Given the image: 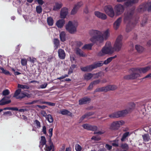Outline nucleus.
Returning a JSON list of instances; mask_svg holds the SVG:
<instances>
[{"label":"nucleus","mask_w":151,"mask_h":151,"mask_svg":"<svg viewBox=\"0 0 151 151\" xmlns=\"http://www.w3.org/2000/svg\"><path fill=\"white\" fill-rule=\"evenodd\" d=\"M132 71V73L130 75L125 76L124 78L128 80H133L140 76V74L136 73L137 71H132Z\"/></svg>","instance_id":"nucleus-10"},{"label":"nucleus","mask_w":151,"mask_h":151,"mask_svg":"<svg viewBox=\"0 0 151 151\" xmlns=\"http://www.w3.org/2000/svg\"><path fill=\"white\" fill-rule=\"evenodd\" d=\"M47 22L48 24L50 26H52L54 23V20L51 17H49L47 18Z\"/></svg>","instance_id":"nucleus-34"},{"label":"nucleus","mask_w":151,"mask_h":151,"mask_svg":"<svg viewBox=\"0 0 151 151\" xmlns=\"http://www.w3.org/2000/svg\"><path fill=\"white\" fill-rule=\"evenodd\" d=\"M89 34L92 37L90 38V41L94 43L97 44L98 43H100L103 42L104 40H106L110 36V30L107 29L104 31L101 35L102 33L99 31L92 29L89 32Z\"/></svg>","instance_id":"nucleus-1"},{"label":"nucleus","mask_w":151,"mask_h":151,"mask_svg":"<svg viewBox=\"0 0 151 151\" xmlns=\"http://www.w3.org/2000/svg\"><path fill=\"white\" fill-rule=\"evenodd\" d=\"M77 55L81 57H84L85 55L83 54V52L79 48H77L76 50Z\"/></svg>","instance_id":"nucleus-36"},{"label":"nucleus","mask_w":151,"mask_h":151,"mask_svg":"<svg viewBox=\"0 0 151 151\" xmlns=\"http://www.w3.org/2000/svg\"><path fill=\"white\" fill-rule=\"evenodd\" d=\"M47 85V83H45L44 84H42L40 86V88L42 89L45 88L46 87Z\"/></svg>","instance_id":"nucleus-61"},{"label":"nucleus","mask_w":151,"mask_h":151,"mask_svg":"<svg viewBox=\"0 0 151 151\" xmlns=\"http://www.w3.org/2000/svg\"><path fill=\"white\" fill-rule=\"evenodd\" d=\"M36 9L37 12L38 14H40L42 12V9L41 6L39 5L37 6Z\"/></svg>","instance_id":"nucleus-43"},{"label":"nucleus","mask_w":151,"mask_h":151,"mask_svg":"<svg viewBox=\"0 0 151 151\" xmlns=\"http://www.w3.org/2000/svg\"><path fill=\"white\" fill-rule=\"evenodd\" d=\"M63 4L60 2H57L55 3V5L54 6L53 10L56 11L58 9H60L62 6Z\"/></svg>","instance_id":"nucleus-26"},{"label":"nucleus","mask_w":151,"mask_h":151,"mask_svg":"<svg viewBox=\"0 0 151 151\" xmlns=\"http://www.w3.org/2000/svg\"><path fill=\"white\" fill-rule=\"evenodd\" d=\"M135 48L138 52L139 53L142 52L144 50V48L139 45H136Z\"/></svg>","instance_id":"nucleus-32"},{"label":"nucleus","mask_w":151,"mask_h":151,"mask_svg":"<svg viewBox=\"0 0 151 151\" xmlns=\"http://www.w3.org/2000/svg\"><path fill=\"white\" fill-rule=\"evenodd\" d=\"M21 92V89H18L17 90L13 96V97H14L16 98L17 99V98L18 97V96L20 95V92Z\"/></svg>","instance_id":"nucleus-39"},{"label":"nucleus","mask_w":151,"mask_h":151,"mask_svg":"<svg viewBox=\"0 0 151 151\" xmlns=\"http://www.w3.org/2000/svg\"><path fill=\"white\" fill-rule=\"evenodd\" d=\"M53 130V128H50L49 130L48 133L49 134V139H51V137L52 136V132Z\"/></svg>","instance_id":"nucleus-54"},{"label":"nucleus","mask_w":151,"mask_h":151,"mask_svg":"<svg viewBox=\"0 0 151 151\" xmlns=\"http://www.w3.org/2000/svg\"><path fill=\"white\" fill-rule=\"evenodd\" d=\"M135 104L133 102L129 103L126 109L123 110V116L131 113L134 109Z\"/></svg>","instance_id":"nucleus-9"},{"label":"nucleus","mask_w":151,"mask_h":151,"mask_svg":"<svg viewBox=\"0 0 151 151\" xmlns=\"http://www.w3.org/2000/svg\"><path fill=\"white\" fill-rule=\"evenodd\" d=\"M122 37L121 35H119L116 39L114 45V47L104 46L102 48L101 51L98 53L99 56H102L106 54L111 55L114 52V50L119 51L121 49L122 44Z\"/></svg>","instance_id":"nucleus-2"},{"label":"nucleus","mask_w":151,"mask_h":151,"mask_svg":"<svg viewBox=\"0 0 151 151\" xmlns=\"http://www.w3.org/2000/svg\"><path fill=\"white\" fill-rule=\"evenodd\" d=\"M147 22V19H145V20L142 21L141 24V26L143 27L144 26L145 24Z\"/></svg>","instance_id":"nucleus-64"},{"label":"nucleus","mask_w":151,"mask_h":151,"mask_svg":"<svg viewBox=\"0 0 151 151\" xmlns=\"http://www.w3.org/2000/svg\"><path fill=\"white\" fill-rule=\"evenodd\" d=\"M114 9L117 14H120L123 10V5L120 4H118L115 6Z\"/></svg>","instance_id":"nucleus-15"},{"label":"nucleus","mask_w":151,"mask_h":151,"mask_svg":"<svg viewBox=\"0 0 151 151\" xmlns=\"http://www.w3.org/2000/svg\"><path fill=\"white\" fill-rule=\"evenodd\" d=\"M132 71H139L140 73H146L150 70H151V66H148L144 68H132L131 69Z\"/></svg>","instance_id":"nucleus-6"},{"label":"nucleus","mask_w":151,"mask_h":151,"mask_svg":"<svg viewBox=\"0 0 151 151\" xmlns=\"http://www.w3.org/2000/svg\"><path fill=\"white\" fill-rule=\"evenodd\" d=\"M117 57V55H115L114 56L108 58L106 60H105L104 62H103L104 64H108L110 62H111L113 59L116 58Z\"/></svg>","instance_id":"nucleus-30"},{"label":"nucleus","mask_w":151,"mask_h":151,"mask_svg":"<svg viewBox=\"0 0 151 151\" xmlns=\"http://www.w3.org/2000/svg\"><path fill=\"white\" fill-rule=\"evenodd\" d=\"M129 148V147L128 144L126 143L123 144V149L128 150Z\"/></svg>","instance_id":"nucleus-60"},{"label":"nucleus","mask_w":151,"mask_h":151,"mask_svg":"<svg viewBox=\"0 0 151 151\" xmlns=\"http://www.w3.org/2000/svg\"><path fill=\"white\" fill-rule=\"evenodd\" d=\"M66 30L70 33L73 34L76 31V28L71 21H69L66 26Z\"/></svg>","instance_id":"nucleus-5"},{"label":"nucleus","mask_w":151,"mask_h":151,"mask_svg":"<svg viewBox=\"0 0 151 151\" xmlns=\"http://www.w3.org/2000/svg\"><path fill=\"white\" fill-rule=\"evenodd\" d=\"M58 56L59 58L61 59H64L65 58V54L63 50L60 49L58 51Z\"/></svg>","instance_id":"nucleus-19"},{"label":"nucleus","mask_w":151,"mask_h":151,"mask_svg":"<svg viewBox=\"0 0 151 151\" xmlns=\"http://www.w3.org/2000/svg\"><path fill=\"white\" fill-rule=\"evenodd\" d=\"M27 61L26 59H22L21 60V64L22 66H25L27 64Z\"/></svg>","instance_id":"nucleus-49"},{"label":"nucleus","mask_w":151,"mask_h":151,"mask_svg":"<svg viewBox=\"0 0 151 151\" xmlns=\"http://www.w3.org/2000/svg\"><path fill=\"white\" fill-rule=\"evenodd\" d=\"M104 11L106 14L111 17H113L114 15V12L111 6H106L104 8Z\"/></svg>","instance_id":"nucleus-7"},{"label":"nucleus","mask_w":151,"mask_h":151,"mask_svg":"<svg viewBox=\"0 0 151 151\" xmlns=\"http://www.w3.org/2000/svg\"><path fill=\"white\" fill-rule=\"evenodd\" d=\"M78 9L76 6H74L71 11V14L72 15L75 14L77 13Z\"/></svg>","instance_id":"nucleus-46"},{"label":"nucleus","mask_w":151,"mask_h":151,"mask_svg":"<svg viewBox=\"0 0 151 151\" xmlns=\"http://www.w3.org/2000/svg\"><path fill=\"white\" fill-rule=\"evenodd\" d=\"M134 13V9H131L128 11L127 13H124V21L126 22L128 21V24L126 28V31L127 32L130 31L132 28L134 27L137 23L138 19H135L134 22H132L133 19L132 16Z\"/></svg>","instance_id":"nucleus-3"},{"label":"nucleus","mask_w":151,"mask_h":151,"mask_svg":"<svg viewBox=\"0 0 151 151\" xmlns=\"http://www.w3.org/2000/svg\"><path fill=\"white\" fill-rule=\"evenodd\" d=\"M46 119L50 123H52L53 121V118L51 114H49L47 115V116L46 117Z\"/></svg>","instance_id":"nucleus-37"},{"label":"nucleus","mask_w":151,"mask_h":151,"mask_svg":"<svg viewBox=\"0 0 151 151\" xmlns=\"http://www.w3.org/2000/svg\"><path fill=\"white\" fill-rule=\"evenodd\" d=\"M91 99L90 98L85 96L80 99L79 100V104L81 105L87 104L90 103Z\"/></svg>","instance_id":"nucleus-12"},{"label":"nucleus","mask_w":151,"mask_h":151,"mask_svg":"<svg viewBox=\"0 0 151 151\" xmlns=\"http://www.w3.org/2000/svg\"><path fill=\"white\" fill-rule=\"evenodd\" d=\"M42 132L43 134H45L46 135H47V134L46 132V127L45 126H44L42 127Z\"/></svg>","instance_id":"nucleus-55"},{"label":"nucleus","mask_w":151,"mask_h":151,"mask_svg":"<svg viewBox=\"0 0 151 151\" xmlns=\"http://www.w3.org/2000/svg\"><path fill=\"white\" fill-rule=\"evenodd\" d=\"M122 120L114 122L111 124L109 129L112 130H117L120 127V126L122 125Z\"/></svg>","instance_id":"nucleus-8"},{"label":"nucleus","mask_w":151,"mask_h":151,"mask_svg":"<svg viewBox=\"0 0 151 151\" xmlns=\"http://www.w3.org/2000/svg\"><path fill=\"white\" fill-rule=\"evenodd\" d=\"M46 141L45 136H42L41 137V139L40 142L39 147L40 148H42L46 144Z\"/></svg>","instance_id":"nucleus-24"},{"label":"nucleus","mask_w":151,"mask_h":151,"mask_svg":"<svg viewBox=\"0 0 151 151\" xmlns=\"http://www.w3.org/2000/svg\"><path fill=\"white\" fill-rule=\"evenodd\" d=\"M94 14L97 17L103 20H105L107 18V16L105 14L98 11L95 12Z\"/></svg>","instance_id":"nucleus-17"},{"label":"nucleus","mask_w":151,"mask_h":151,"mask_svg":"<svg viewBox=\"0 0 151 151\" xmlns=\"http://www.w3.org/2000/svg\"><path fill=\"white\" fill-rule=\"evenodd\" d=\"M93 43H91L89 44H85L83 47L82 48V49L83 50V49H88V50H91L92 48V46H93Z\"/></svg>","instance_id":"nucleus-33"},{"label":"nucleus","mask_w":151,"mask_h":151,"mask_svg":"<svg viewBox=\"0 0 151 151\" xmlns=\"http://www.w3.org/2000/svg\"><path fill=\"white\" fill-rule=\"evenodd\" d=\"M91 125L88 124H83L82 125V127L85 129L88 130H90Z\"/></svg>","instance_id":"nucleus-45"},{"label":"nucleus","mask_w":151,"mask_h":151,"mask_svg":"<svg viewBox=\"0 0 151 151\" xmlns=\"http://www.w3.org/2000/svg\"><path fill=\"white\" fill-rule=\"evenodd\" d=\"M92 140H93L95 141H98L101 139L100 137H98L96 136H93L91 138Z\"/></svg>","instance_id":"nucleus-56"},{"label":"nucleus","mask_w":151,"mask_h":151,"mask_svg":"<svg viewBox=\"0 0 151 151\" xmlns=\"http://www.w3.org/2000/svg\"><path fill=\"white\" fill-rule=\"evenodd\" d=\"M142 137L144 141L148 142L151 140L150 137L148 134H145L142 135Z\"/></svg>","instance_id":"nucleus-31"},{"label":"nucleus","mask_w":151,"mask_h":151,"mask_svg":"<svg viewBox=\"0 0 151 151\" xmlns=\"http://www.w3.org/2000/svg\"><path fill=\"white\" fill-rule=\"evenodd\" d=\"M105 132L104 130H102V131H99L96 132H95L94 134H104Z\"/></svg>","instance_id":"nucleus-63"},{"label":"nucleus","mask_w":151,"mask_h":151,"mask_svg":"<svg viewBox=\"0 0 151 151\" xmlns=\"http://www.w3.org/2000/svg\"><path fill=\"white\" fill-rule=\"evenodd\" d=\"M39 101V100H35L32 102H29L26 103L25 104L26 105H31L33 104L36 103H37V102Z\"/></svg>","instance_id":"nucleus-52"},{"label":"nucleus","mask_w":151,"mask_h":151,"mask_svg":"<svg viewBox=\"0 0 151 151\" xmlns=\"http://www.w3.org/2000/svg\"><path fill=\"white\" fill-rule=\"evenodd\" d=\"M103 91L106 92L105 87L97 88L94 91L95 92Z\"/></svg>","instance_id":"nucleus-41"},{"label":"nucleus","mask_w":151,"mask_h":151,"mask_svg":"<svg viewBox=\"0 0 151 151\" xmlns=\"http://www.w3.org/2000/svg\"><path fill=\"white\" fill-rule=\"evenodd\" d=\"M132 133H130L129 132H127L123 133V142L125 141L127 137L130 136Z\"/></svg>","instance_id":"nucleus-42"},{"label":"nucleus","mask_w":151,"mask_h":151,"mask_svg":"<svg viewBox=\"0 0 151 151\" xmlns=\"http://www.w3.org/2000/svg\"><path fill=\"white\" fill-rule=\"evenodd\" d=\"M65 23V21L63 19H59L57 21L56 25L59 28H62Z\"/></svg>","instance_id":"nucleus-21"},{"label":"nucleus","mask_w":151,"mask_h":151,"mask_svg":"<svg viewBox=\"0 0 151 151\" xmlns=\"http://www.w3.org/2000/svg\"><path fill=\"white\" fill-rule=\"evenodd\" d=\"M121 18H119L117 20L114 22L113 25L114 29H117L119 27L120 25V23L121 22Z\"/></svg>","instance_id":"nucleus-23"},{"label":"nucleus","mask_w":151,"mask_h":151,"mask_svg":"<svg viewBox=\"0 0 151 151\" xmlns=\"http://www.w3.org/2000/svg\"><path fill=\"white\" fill-rule=\"evenodd\" d=\"M66 34L64 31L61 32L59 34L60 40L62 42H64L66 40Z\"/></svg>","instance_id":"nucleus-22"},{"label":"nucleus","mask_w":151,"mask_h":151,"mask_svg":"<svg viewBox=\"0 0 151 151\" xmlns=\"http://www.w3.org/2000/svg\"><path fill=\"white\" fill-rule=\"evenodd\" d=\"M103 91L106 92L105 87L97 88L94 91L95 92Z\"/></svg>","instance_id":"nucleus-40"},{"label":"nucleus","mask_w":151,"mask_h":151,"mask_svg":"<svg viewBox=\"0 0 151 151\" xmlns=\"http://www.w3.org/2000/svg\"><path fill=\"white\" fill-rule=\"evenodd\" d=\"M18 87L19 88H21L23 89H29V87L28 86L21 85L19 84H18Z\"/></svg>","instance_id":"nucleus-44"},{"label":"nucleus","mask_w":151,"mask_h":151,"mask_svg":"<svg viewBox=\"0 0 151 151\" xmlns=\"http://www.w3.org/2000/svg\"><path fill=\"white\" fill-rule=\"evenodd\" d=\"M123 116V110L109 114V116L111 118H118Z\"/></svg>","instance_id":"nucleus-13"},{"label":"nucleus","mask_w":151,"mask_h":151,"mask_svg":"<svg viewBox=\"0 0 151 151\" xmlns=\"http://www.w3.org/2000/svg\"><path fill=\"white\" fill-rule=\"evenodd\" d=\"M0 69L2 70V73H4L6 75L11 76V74L9 72L8 70H4V69L2 67H0Z\"/></svg>","instance_id":"nucleus-38"},{"label":"nucleus","mask_w":151,"mask_h":151,"mask_svg":"<svg viewBox=\"0 0 151 151\" xmlns=\"http://www.w3.org/2000/svg\"><path fill=\"white\" fill-rule=\"evenodd\" d=\"M75 147L76 151H81L82 149V147L78 144H76Z\"/></svg>","instance_id":"nucleus-47"},{"label":"nucleus","mask_w":151,"mask_h":151,"mask_svg":"<svg viewBox=\"0 0 151 151\" xmlns=\"http://www.w3.org/2000/svg\"><path fill=\"white\" fill-rule=\"evenodd\" d=\"M106 91L107 92L110 90H114L116 89L117 87L114 85H109L105 86Z\"/></svg>","instance_id":"nucleus-29"},{"label":"nucleus","mask_w":151,"mask_h":151,"mask_svg":"<svg viewBox=\"0 0 151 151\" xmlns=\"http://www.w3.org/2000/svg\"><path fill=\"white\" fill-rule=\"evenodd\" d=\"M117 140H115L114 142L112 143V145L114 147H118V143L117 142Z\"/></svg>","instance_id":"nucleus-62"},{"label":"nucleus","mask_w":151,"mask_h":151,"mask_svg":"<svg viewBox=\"0 0 151 151\" xmlns=\"http://www.w3.org/2000/svg\"><path fill=\"white\" fill-rule=\"evenodd\" d=\"M81 69L82 71L84 72L91 71L92 70L91 65L85 67H81Z\"/></svg>","instance_id":"nucleus-27"},{"label":"nucleus","mask_w":151,"mask_h":151,"mask_svg":"<svg viewBox=\"0 0 151 151\" xmlns=\"http://www.w3.org/2000/svg\"><path fill=\"white\" fill-rule=\"evenodd\" d=\"M60 113L63 115H68L70 116H72V113L65 109H63L60 110Z\"/></svg>","instance_id":"nucleus-28"},{"label":"nucleus","mask_w":151,"mask_h":151,"mask_svg":"<svg viewBox=\"0 0 151 151\" xmlns=\"http://www.w3.org/2000/svg\"><path fill=\"white\" fill-rule=\"evenodd\" d=\"M36 124V125L38 128H40L41 127V125L40 124V122L37 120H36L34 122Z\"/></svg>","instance_id":"nucleus-58"},{"label":"nucleus","mask_w":151,"mask_h":151,"mask_svg":"<svg viewBox=\"0 0 151 151\" xmlns=\"http://www.w3.org/2000/svg\"><path fill=\"white\" fill-rule=\"evenodd\" d=\"M55 50L57 49L60 46V43L59 40L57 38H54L53 40Z\"/></svg>","instance_id":"nucleus-25"},{"label":"nucleus","mask_w":151,"mask_h":151,"mask_svg":"<svg viewBox=\"0 0 151 151\" xmlns=\"http://www.w3.org/2000/svg\"><path fill=\"white\" fill-rule=\"evenodd\" d=\"M11 96H5L0 100V105L3 106L10 103L11 101L8 100L11 98Z\"/></svg>","instance_id":"nucleus-11"},{"label":"nucleus","mask_w":151,"mask_h":151,"mask_svg":"<svg viewBox=\"0 0 151 151\" xmlns=\"http://www.w3.org/2000/svg\"><path fill=\"white\" fill-rule=\"evenodd\" d=\"M49 143L50 145H47V144L46 145L45 150L46 151H51L52 148H54V145L52 142L51 139H49Z\"/></svg>","instance_id":"nucleus-20"},{"label":"nucleus","mask_w":151,"mask_h":151,"mask_svg":"<svg viewBox=\"0 0 151 151\" xmlns=\"http://www.w3.org/2000/svg\"><path fill=\"white\" fill-rule=\"evenodd\" d=\"M147 10L148 12H151V2L141 4L137 9V11L139 12H142Z\"/></svg>","instance_id":"nucleus-4"},{"label":"nucleus","mask_w":151,"mask_h":151,"mask_svg":"<svg viewBox=\"0 0 151 151\" xmlns=\"http://www.w3.org/2000/svg\"><path fill=\"white\" fill-rule=\"evenodd\" d=\"M98 129L97 126L95 125H91L90 130L95 131L96 130Z\"/></svg>","instance_id":"nucleus-50"},{"label":"nucleus","mask_w":151,"mask_h":151,"mask_svg":"<svg viewBox=\"0 0 151 151\" xmlns=\"http://www.w3.org/2000/svg\"><path fill=\"white\" fill-rule=\"evenodd\" d=\"M103 64V61H99L94 62L93 64H91V65L92 69L93 70L94 69L102 66Z\"/></svg>","instance_id":"nucleus-16"},{"label":"nucleus","mask_w":151,"mask_h":151,"mask_svg":"<svg viewBox=\"0 0 151 151\" xmlns=\"http://www.w3.org/2000/svg\"><path fill=\"white\" fill-rule=\"evenodd\" d=\"M101 71L99 72L98 73H94L93 74V77L94 78H98L100 76V74H101Z\"/></svg>","instance_id":"nucleus-51"},{"label":"nucleus","mask_w":151,"mask_h":151,"mask_svg":"<svg viewBox=\"0 0 151 151\" xmlns=\"http://www.w3.org/2000/svg\"><path fill=\"white\" fill-rule=\"evenodd\" d=\"M68 12V9L66 7H63L61 9L60 12V17L61 19H64L67 15Z\"/></svg>","instance_id":"nucleus-14"},{"label":"nucleus","mask_w":151,"mask_h":151,"mask_svg":"<svg viewBox=\"0 0 151 151\" xmlns=\"http://www.w3.org/2000/svg\"><path fill=\"white\" fill-rule=\"evenodd\" d=\"M105 147L108 150H111L112 148V146L108 144H106L105 146Z\"/></svg>","instance_id":"nucleus-59"},{"label":"nucleus","mask_w":151,"mask_h":151,"mask_svg":"<svg viewBox=\"0 0 151 151\" xmlns=\"http://www.w3.org/2000/svg\"><path fill=\"white\" fill-rule=\"evenodd\" d=\"M83 3L82 1H80L77 3L75 5V6H76V8L79 9V8L82 5Z\"/></svg>","instance_id":"nucleus-57"},{"label":"nucleus","mask_w":151,"mask_h":151,"mask_svg":"<svg viewBox=\"0 0 151 151\" xmlns=\"http://www.w3.org/2000/svg\"><path fill=\"white\" fill-rule=\"evenodd\" d=\"M125 0H124L123 1ZM138 0H127L124 4V5L127 6H132L133 5L137 3Z\"/></svg>","instance_id":"nucleus-18"},{"label":"nucleus","mask_w":151,"mask_h":151,"mask_svg":"<svg viewBox=\"0 0 151 151\" xmlns=\"http://www.w3.org/2000/svg\"><path fill=\"white\" fill-rule=\"evenodd\" d=\"M26 94H25V93H20V95L18 96V97L17 98V99H22L26 97Z\"/></svg>","instance_id":"nucleus-53"},{"label":"nucleus","mask_w":151,"mask_h":151,"mask_svg":"<svg viewBox=\"0 0 151 151\" xmlns=\"http://www.w3.org/2000/svg\"><path fill=\"white\" fill-rule=\"evenodd\" d=\"M84 77L85 79L88 80L90 79L93 77V74L91 73H87L85 74L84 75Z\"/></svg>","instance_id":"nucleus-35"},{"label":"nucleus","mask_w":151,"mask_h":151,"mask_svg":"<svg viewBox=\"0 0 151 151\" xmlns=\"http://www.w3.org/2000/svg\"><path fill=\"white\" fill-rule=\"evenodd\" d=\"M10 93V91L8 89L4 90L2 92V95L4 96L8 95Z\"/></svg>","instance_id":"nucleus-48"}]
</instances>
